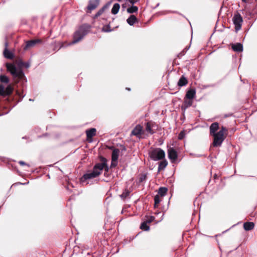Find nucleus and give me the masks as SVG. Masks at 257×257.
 <instances>
[{"label":"nucleus","mask_w":257,"mask_h":257,"mask_svg":"<svg viewBox=\"0 0 257 257\" xmlns=\"http://www.w3.org/2000/svg\"><path fill=\"white\" fill-rule=\"evenodd\" d=\"M90 26L87 24L81 26L74 33L73 39L71 44H74L79 42L90 31Z\"/></svg>","instance_id":"f257e3e1"},{"label":"nucleus","mask_w":257,"mask_h":257,"mask_svg":"<svg viewBox=\"0 0 257 257\" xmlns=\"http://www.w3.org/2000/svg\"><path fill=\"white\" fill-rule=\"evenodd\" d=\"M7 70L10 72L14 78L18 80L22 79L24 76V73L20 67H17L14 64L8 63L6 64Z\"/></svg>","instance_id":"f03ea898"},{"label":"nucleus","mask_w":257,"mask_h":257,"mask_svg":"<svg viewBox=\"0 0 257 257\" xmlns=\"http://www.w3.org/2000/svg\"><path fill=\"white\" fill-rule=\"evenodd\" d=\"M149 155L151 159L155 161L163 159L165 157V152L161 148H155L151 149Z\"/></svg>","instance_id":"7ed1b4c3"},{"label":"nucleus","mask_w":257,"mask_h":257,"mask_svg":"<svg viewBox=\"0 0 257 257\" xmlns=\"http://www.w3.org/2000/svg\"><path fill=\"white\" fill-rule=\"evenodd\" d=\"M103 169H104L106 172H107L109 169L107 165V161L104 158H102L101 163H97L94 165L92 171L93 173H97L98 176L101 173Z\"/></svg>","instance_id":"20e7f679"},{"label":"nucleus","mask_w":257,"mask_h":257,"mask_svg":"<svg viewBox=\"0 0 257 257\" xmlns=\"http://www.w3.org/2000/svg\"><path fill=\"white\" fill-rule=\"evenodd\" d=\"M232 21L235 26V31L237 32L240 30L243 20L241 15L239 13L237 12L234 14L232 18Z\"/></svg>","instance_id":"39448f33"},{"label":"nucleus","mask_w":257,"mask_h":257,"mask_svg":"<svg viewBox=\"0 0 257 257\" xmlns=\"http://www.w3.org/2000/svg\"><path fill=\"white\" fill-rule=\"evenodd\" d=\"M220 133H217V134L211 135L214 138L212 146L214 147L221 146L225 138L224 135H221Z\"/></svg>","instance_id":"423d86ee"},{"label":"nucleus","mask_w":257,"mask_h":257,"mask_svg":"<svg viewBox=\"0 0 257 257\" xmlns=\"http://www.w3.org/2000/svg\"><path fill=\"white\" fill-rule=\"evenodd\" d=\"M13 89L11 85H8L6 88L0 84V96H7L10 95L13 92Z\"/></svg>","instance_id":"0eeeda50"},{"label":"nucleus","mask_w":257,"mask_h":257,"mask_svg":"<svg viewBox=\"0 0 257 257\" xmlns=\"http://www.w3.org/2000/svg\"><path fill=\"white\" fill-rule=\"evenodd\" d=\"M100 0H89L87 7V13H91L92 11L95 9L99 5Z\"/></svg>","instance_id":"6e6552de"},{"label":"nucleus","mask_w":257,"mask_h":257,"mask_svg":"<svg viewBox=\"0 0 257 257\" xmlns=\"http://www.w3.org/2000/svg\"><path fill=\"white\" fill-rule=\"evenodd\" d=\"M155 127H157V125L154 121H150L146 123V131L151 135L155 133L156 129H154Z\"/></svg>","instance_id":"1a4fd4ad"},{"label":"nucleus","mask_w":257,"mask_h":257,"mask_svg":"<svg viewBox=\"0 0 257 257\" xmlns=\"http://www.w3.org/2000/svg\"><path fill=\"white\" fill-rule=\"evenodd\" d=\"M143 127L140 124L137 125L131 132V136H135L138 138L140 139L143 134Z\"/></svg>","instance_id":"9d476101"},{"label":"nucleus","mask_w":257,"mask_h":257,"mask_svg":"<svg viewBox=\"0 0 257 257\" xmlns=\"http://www.w3.org/2000/svg\"><path fill=\"white\" fill-rule=\"evenodd\" d=\"M168 158L172 163H174L177 159L178 154L176 151L173 148H170L168 151Z\"/></svg>","instance_id":"9b49d317"},{"label":"nucleus","mask_w":257,"mask_h":257,"mask_svg":"<svg viewBox=\"0 0 257 257\" xmlns=\"http://www.w3.org/2000/svg\"><path fill=\"white\" fill-rule=\"evenodd\" d=\"M98 177L97 173H93L92 171L88 172L84 174L81 178V181L84 182L88 179H93Z\"/></svg>","instance_id":"f8f14e48"},{"label":"nucleus","mask_w":257,"mask_h":257,"mask_svg":"<svg viewBox=\"0 0 257 257\" xmlns=\"http://www.w3.org/2000/svg\"><path fill=\"white\" fill-rule=\"evenodd\" d=\"M5 49L4 51V55L5 57L9 59H13L14 57V54L8 49V43L7 42H5Z\"/></svg>","instance_id":"ddd939ff"},{"label":"nucleus","mask_w":257,"mask_h":257,"mask_svg":"<svg viewBox=\"0 0 257 257\" xmlns=\"http://www.w3.org/2000/svg\"><path fill=\"white\" fill-rule=\"evenodd\" d=\"M40 42H41V40L39 39L28 41L26 42L24 50H26L31 47H33Z\"/></svg>","instance_id":"4468645a"},{"label":"nucleus","mask_w":257,"mask_h":257,"mask_svg":"<svg viewBox=\"0 0 257 257\" xmlns=\"http://www.w3.org/2000/svg\"><path fill=\"white\" fill-rule=\"evenodd\" d=\"M193 104V100L184 98V102L181 106L182 110L185 111L187 108L191 106Z\"/></svg>","instance_id":"2eb2a0df"},{"label":"nucleus","mask_w":257,"mask_h":257,"mask_svg":"<svg viewBox=\"0 0 257 257\" xmlns=\"http://www.w3.org/2000/svg\"><path fill=\"white\" fill-rule=\"evenodd\" d=\"M196 96V90L194 88L189 89L185 95V98L192 99Z\"/></svg>","instance_id":"dca6fc26"},{"label":"nucleus","mask_w":257,"mask_h":257,"mask_svg":"<svg viewBox=\"0 0 257 257\" xmlns=\"http://www.w3.org/2000/svg\"><path fill=\"white\" fill-rule=\"evenodd\" d=\"M111 4V2H109L107 3L101 9H100L97 13L95 15L94 17V19H95L97 18L98 17L100 16L103 12L104 11L108 9L110 7V5Z\"/></svg>","instance_id":"f3484780"},{"label":"nucleus","mask_w":257,"mask_h":257,"mask_svg":"<svg viewBox=\"0 0 257 257\" xmlns=\"http://www.w3.org/2000/svg\"><path fill=\"white\" fill-rule=\"evenodd\" d=\"M119 153V150L118 149H115L113 150L111 155V165L115 166L116 164H113V162H116L117 161L118 155Z\"/></svg>","instance_id":"a211bd4d"},{"label":"nucleus","mask_w":257,"mask_h":257,"mask_svg":"<svg viewBox=\"0 0 257 257\" xmlns=\"http://www.w3.org/2000/svg\"><path fill=\"white\" fill-rule=\"evenodd\" d=\"M219 128V123L218 122H213L210 126V134L211 135L217 134L216 131Z\"/></svg>","instance_id":"6ab92c4d"},{"label":"nucleus","mask_w":257,"mask_h":257,"mask_svg":"<svg viewBox=\"0 0 257 257\" xmlns=\"http://www.w3.org/2000/svg\"><path fill=\"white\" fill-rule=\"evenodd\" d=\"M87 139H92L93 137L96 135V130L95 128H91L87 130L85 132Z\"/></svg>","instance_id":"aec40b11"},{"label":"nucleus","mask_w":257,"mask_h":257,"mask_svg":"<svg viewBox=\"0 0 257 257\" xmlns=\"http://www.w3.org/2000/svg\"><path fill=\"white\" fill-rule=\"evenodd\" d=\"M231 48L232 50L235 52H240L243 51V46L240 43H237L232 45Z\"/></svg>","instance_id":"412c9836"},{"label":"nucleus","mask_w":257,"mask_h":257,"mask_svg":"<svg viewBox=\"0 0 257 257\" xmlns=\"http://www.w3.org/2000/svg\"><path fill=\"white\" fill-rule=\"evenodd\" d=\"M187 83H188L187 79L184 75H182L179 79L177 84L179 87H182V86L186 85L187 84Z\"/></svg>","instance_id":"4be33fe9"},{"label":"nucleus","mask_w":257,"mask_h":257,"mask_svg":"<svg viewBox=\"0 0 257 257\" xmlns=\"http://www.w3.org/2000/svg\"><path fill=\"white\" fill-rule=\"evenodd\" d=\"M254 226V224L252 222H246L243 224V228L246 231L252 230Z\"/></svg>","instance_id":"5701e85b"},{"label":"nucleus","mask_w":257,"mask_h":257,"mask_svg":"<svg viewBox=\"0 0 257 257\" xmlns=\"http://www.w3.org/2000/svg\"><path fill=\"white\" fill-rule=\"evenodd\" d=\"M138 1L139 0H125L124 4L122 5V9L124 10L126 6L133 5Z\"/></svg>","instance_id":"b1692460"},{"label":"nucleus","mask_w":257,"mask_h":257,"mask_svg":"<svg viewBox=\"0 0 257 257\" xmlns=\"http://www.w3.org/2000/svg\"><path fill=\"white\" fill-rule=\"evenodd\" d=\"M126 22L128 25L133 26L137 22V18L135 15H132L126 20Z\"/></svg>","instance_id":"393cba45"},{"label":"nucleus","mask_w":257,"mask_h":257,"mask_svg":"<svg viewBox=\"0 0 257 257\" xmlns=\"http://www.w3.org/2000/svg\"><path fill=\"white\" fill-rule=\"evenodd\" d=\"M120 9V5L118 3H115L111 9V13L113 15H116L118 13Z\"/></svg>","instance_id":"a878e982"},{"label":"nucleus","mask_w":257,"mask_h":257,"mask_svg":"<svg viewBox=\"0 0 257 257\" xmlns=\"http://www.w3.org/2000/svg\"><path fill=\"white\" fill-rule=\"evenodd\" d=\"M168 165V162L166 160L162 161L159 164L158 171H160L164 169Z\"/></svg>","instance_id":"bb28decb"},{"label":"nucleus","mask_w":257,"mask_h":257,"mask_svg":"<svg viewBox=\"0 0 257 257\" xmlns=\"http://www.w3.org/2000/svg\"><path fill=\"white\" fill-rule=\"evenodd\" d=\"M148 223H147L146 221L143 222L140 226V228L145 231H148L150 230V226L148 225Z\"/></svg>","instance_id":"cd10ccee"},{"label":"nucleus","mask_w":257,"mask_h":257,"mask_svg":"<svg viewBox=\"0 0 257 257\" xmlns=\"http://www.w3.org/2000/svg\"><path fill=\"white\" fill-rule=\"evenodd\" d=\"M132 6L128 8L126 10L127 13L130 14H133L134 13H136L138 11V8L137 6H134L133 5H131Z\"/></svg>","instance_id":"c85d7f7f"},{"label":"nucleus","mask_w":257,"mask_h":257,"mask_svg":"<svg viewBox=\"0 0 257 257\" xmlns=\"http://www.w3.org/2000/svg\"><path fill=\"white\" fill-rule=\"evenodd\" d=\"M167 188L165 187H160L159 189L158 193L161 196H164L167 193Z\"/></svg>","instance_id":"c756f323"},{"label":"nucleus","mask_w":257,"mask_h":257,"mask_svg":"<svg viewBox=\"0 0 257 257\" xmlns=\"http://www.w3.org/2000/svg\"><path fill=\"white\" fill-rule=\"evenodd\" d=\"M0 81L2 83H8L9 82V78L5 75H0Z\"/></svg>","instance_id":"7c9ffc66"},{"label":"nucleus","mask_w":257,"mask_h":257,"mask_svg":"<svg viewBox=\"0 0 257 257\" xmlns=\"http://www.w3.org/2000/svg\"><path fill=\"white\" fill-rule=\"evenodd\" d=\"M130 193V192L127 189H125L120 196L122 199H124L129 196Z\"/></svg>","instance_id":"2f4dec72"},{"label":"nucleus","mask_w":257,"mask_h":257,"mask_svg":"<svg viewBox=\"0 0 257 257\" xmlns=\"http://www.w3.org/2000/svg\"><path fill=\"white\" fill-rule=\"evenodd\" d=\"M160 201L161 200L159 196L158 195H156L154 197V206L155 207H156L158 206V205L160 203Z\"/></svg>","instance_id":"473e14b6"},{"label":"nucleus","mask_w":257,"mask_h":257,"mask_svg":"<svg viewBox=\"0 0 257 257\" xmlns=\"http://www.w3.org/2000/svg\"><path fill=\"white\" fill-rule=\"evenodd\" d=\"M20 65L21 66H24L26 68H28L30 67V64L29 62H20Z\"/></svg>","instance_id":"72a5a7b5"},{"label":"nucleus","mask_w":257,"mask_h":257,"mask_svg":"<svg viewBox=\"0 0 257 257\" xmlns=\"http://www.w3.org/2000/svg\"><path fill=\"white\" fill-rule=\"evenodd\" d=\"M226 132H227V129L225 126H222L221 127V129L220 130V131L218 133H221L220 134L221 135H224V133H226Z\"/></svg>","instance_id":"f704fd0d"},{"label":"nucleus","mask_w":257,"mask_h":257,"mask_svg":"<svg viewBox=\"0 0 257 257\" xmlns=\"http://www.w3.org/2000/svg\"><path fill=\"white\" fill-rule=\"evenodd\" d=\"M155 219V217L153 216H149L148 217V218L145 220L147 223H151L152 221H153V220H154Z\"/></svg>","instance_id":"c9c22d12"},{"label":"nucleus","mask_w":257,"mask_h":257,"mask_svg":"<svg viewBox=\"0 0 257 257\" xmlns=\"http://www.w3.org/2000/svg\"><path fill=\"white\" fill-rule=\"evenodd\" d=\"M102 31L103 32H110L111 31V30L109 29V26L108 25L106 28L105 27H104L102 29Z\"/></svg>","instance_id":"e433bc0d"},{"label":"nucleus","mask_w":257,"mask_h":257,"mask_svg":"<svg viewBox=\"0 0 257 257\" xmlns=\"http://www.w3.org/2000/svg\"><path fill=\"white\" fill-rule=\"evenodd\" d=\"M184 135H185V134H184V132H181L180 133V134H179V135H178V139H179V140H182V139H183V137H184Z\"/></svg>","instance_id":"4c0bfd02"},{"label":"nucleus","mask_w":257,"mask_h":257,"mask_svg":"<svg viewBox=\"0 0 257 257\" xmlns=\"http://www.w3.org/2000/svg\"><path fill=\"white\" fill-rule=\"evenodd\" d=\"M19 163L21 165H26V163L24 162V161H20L19 162Z\"/></svg>","instance_id":"58836bf2"},{"label":"nucleus","mask_w":257,"mask_h":257,"mask_svg":"<svg viewBox=\"0 0 257 257\" xmlns=\"http://www.w3.org/2000/svg\"><path fill=\"white\" fill-rule=\"evenodd\" d=\"M145 176H142L141 178H140V181H143L144 179H145Z\"/></svg>","instance_id":"ea45409f"},{"label":"nucleus","mask_w":257,"mask_h":257,"mask_svg":"<svg viewBox=\"0 0 257 257\" xmlns=\"http://www.w3.org/2000/svg\"><path fill=\"white\" fill-rule=\"evenodd\" d=\"M184 52H181V53H180L179 54V55H180L181 56H183V55H184Z\"/></svg>","instance_id":"a19ab883"},{"label":"nucleus","mask_w":257,"mask_h":257,"mask_svg":"<svg viewBox=\"0 0 257 257\" xmlns=\"http://www.w3.org/2000/svg\"><path fill=\"white\" fill-rule=\"evenodd\" d=\"M214 177L216 179L217 178V176L216 174H215L214 176Z\"/></svg>","instance_id":"79ce46f5"},{"label":"nucleus","mask_w":257,"mask_h":257,"mask_svg":"<svg viewBox=\"0 0 257 257\" xmlns=\"http://www.w3.org/2000/svg\"><path fill=\"white\" fill-rule=\"evenodd\" d=\"M243 2L246 3L247 0H241Z\"/></svg>","instance_id":"37998d69"},{"label":"nucleus","mask_w":257,"mask_h":257,"mask_svg":"<svg viewBox=\"0 0 257 257\" xmlns=\"http://www.w3.org/2000/svg\"><path fill=\"white\" fill-rule=\"evenodd\" d=\"M126 89L127 90H130V88H126Z\"/></svg>","instance_id":"c03bdc74"}]
</instances>
